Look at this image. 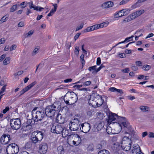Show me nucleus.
<instances>
[{
	"label": "nucleus",
	"mask_w": 154,
	"mask_h": 154,
	"mask_svg": "<svg viewBox=\"0 0 154 154\" xmlns=\"http://www.w3.org/2000/svg\"><path fill=\"white\" fill-rule=\"evenodd\" d=\"M60 107V105L57 103H54L53 105L46 106L45 109V114L48 117L53 118L55 113L58 112Z\"/></svg>",
	"instance_id": "obj_1"
},
{
	"label": "nucleus",
	"mask_w": 154,
	"mask_h": 154,
	"mask_svg": "<svg viewBox=\"0 0 154 154\" xmlns=\"http://www.w3.org/2000/svg\"><path fill=\"white\" fill-rule=\"evenodd\" d=\"M120 123H121L122 127L121 126V129H124L125 131H123L125 134H132L134 133V131L132 128L130 126V124L128 122L126 121V118H125L124 120L120 119L119 122Z\"/></svg>",
	"instance_id": "obj_2"
},
{
	"label": "nucleus",
	"mask_w": 154,
	"mask_h": 154,
	"mask_svg": "<svg viewBox=\"0 0 154 154\" xmlns=\"http://www.w3.org/2000/svg\"><path fill=\"white\" fill-rule=\"evenodd\" d=\"M43 137V134L41 132L38 131H34L31 134L32 142L34 144L40 142Z\"/></svg>",
	"instance_id": "obj_3"
},
{
	"label": "nucleus",
	"mask_w": 154,
	"mask_h": 154,
	"mask_svg": "<svg viewBox=\"0 0 154 154\" xmlns=\"http://www.w3.org/2000/svg\"><path fill=\"white\" fill-rule=\"evenodd\" d=\"M109 24L108 22H105L100 24L99 25L96 24L91 26L88 27L86 29L84 30V32H89L93 31L95 29H97L99 28H102L103 27L106 25V26Z\"/></svg>",
	"instance_id": "obj_4"
},
{
	"label": "nucleus",
	"mask_w": 154,
	"mask_h": 154,
	"mask_svg": "<svg viewBox=\"0 0 154 154\" xmlns=\"http://www.w3.org/2000/svg\"><path fill=\"white\" fill-rule=\"evenodd\" d=\"M45 116L44 111L41 110V111H37L35 113L32 115V118L35 122H38L41 121L44 118Z\"/></svg>",
	"instance_id": "obj_5"
},
{
	"label": "nucleus",
	"mask_w": 154,
	"mask_h": 154,
	"mask_svg": "<svg viewBox=\"0 0 154 154\" xmlns=\"http://www.w3.org/2000/svg\"><path fill=\"white\" fill-rule=\"evenodd\" d=\"M10 125L11 128L13 130H18L21 126V123L19 119H11Z\"/></svg>",
	"instance_id": "obj_6"
},
{
	"label": "nucleus",
	"mask_w": 154,
	"mask_h": 154,
	"mask_svg": "<svg viewBox=\"0 0 154 154\" xmlns=\"http://www.w3.org/2000/svg\"><path fill=\"white\" fill-rule=\"evenodd\" d=\"M90 97L92 99L96 101V102H98L97 105L99 107L101 106L104 102L102 96L97 93L92 94Z\"/></svg>",
	"instance_id": "obj_7"
},
{
	"label": "nucleus",
	"mask_w": 154,
	"mask_h": 154,
	"mask_svg": "<svg viewBox=\"0 0 154 154\" xmlns=\"http://www.w3.org/2000/svg\"><path fill=\"white\" fill-rule=\"evenodd\" d=\"M125 117L118 116L114 113H111L109 116L108 122H111L113 121L119 122L120 119L124 120Z\"/></svg>",
	"instance_id": "obj_8"
},
{
	"label": "nucleus",
	"mask_w": 154,
	"mask_h": 154,
	"mask_svg": "<svg viewBox=\"0 0 154 154\" xmlns=\"http://www.w3.org/2000/svg\"><path fill=\"white\" fill-rule=\"evenodd\" d=\"M63 130V127L61 125L53 124L51 128V131L53 133L60 134L61 133Z\"/></svg>",
	"instance_id": "obj_9"
},
{
	"label": "nucleus",
	"mask_w": 154,
	"mask_h": 154,
	"mask_svg": "<svg viewBox=\"0 0 154 154\" xmlns=\"http://www.w3.org/2000/svg\"><path fill=\"white\" fill-rule=\"evenodd\" d=\"M130 10L128 9H124L116 12L115 15L116 17H120L127 15L130 13Z\"/></svg>",
	"instance_id": "obj_10"
},
{
	"label": "nucleus",
	"mask_w": 154,
	"mask_h": 154,
	"mask_svg": "<svg viewBox=\"0 0 154 154\" xmlns=\"http://www.w3.org/2000/svg\"><path fill=\"white\" fill-rule=\"evenodd\" d=\"M10 140V136L8 134H3L0 138L1 143L3 144H8Z\"/></svg>",
	"instance_id": "obj_11"
},
{
	"label": "nucleus",
	"mask_w": 154,
	"mask_h": 154,
	"mask_svg": "<svg viewBox=\"0 0 154 154\" xmlns=\"http://www.w3.org/2000/svg\"><path fill=\"white\" fill-rule=\"evenodd\" d=\"M34 123H32V120L31 119H28L26 123L23 124L22 128L23 130H29L32 127V125Z\"/></svg>",
	"instance_id": "obj_12"
},
{
	"label": "nucleus",
	"mask_w": 154,
	"mask_h": 154,
	"mask_svg": "<svg viewBox=\"0 0 154 154\" xmlns=\"http://www.w3.org/2000/svg\"><path fill=\"white\" fill-rule=\"evenodd\" d=\"M38 148L40 154H45L48 150V145L47 143H42L39 145Z\"/></svg>",
	"instance_id": "obj_13"
},
{
	"label": "nucleus",
	"mask_w": 154,
	"mask_h": 154,
	"mask_svg": "<svg viewBox=\"0 0 154 154\" xmlns=\"http://www.w3.org/2000/svg\"><path fill=\"white\" fill-rule=\"evenodd\" d=\"M82 128L80 127V129L82 132L85 133L88 132L91 129V125L88 123L85 122L81 124Z\"/></svg>",
	"instance_id": "obj_14"
},
{
	"label": "nucleus",
	"mask_w": 154,
	"mask_h": 154,
	"mask_svg": "<svg viewBox=\"0 0 154 154\" xmlns=\"http://www.w3.org/2000/svg\"><path fill=\"white\" fill-rule=\"evenodd\" d=\"M114 5L113 2L108 1L103 3L101 5L100 7L102 9H106L113 7Z\"/></svg>",
	"instance_id": "obj_15"
},
{
	"label": "nucleus",
	"mask_w": 154,
	"mask_h": 154,
	"mask_svg": "<svg viewBox=\"0 0 154 154\" xmlns=\"http://www.w3.org/2000/svg\"><path fill=\"white\" fill-rule=\"evenodd\" d=\"M81 125V124L70 123L69 124V129L71 131H77L79 128H80Z\"/></svg>",
	"instance_id": "obj_16"
},
{
	"label": "nucleus",
	"mask_w": 154,
	"mask_h": 154,
	"mask_svg": "<svg viewBox=\"0 0 154 154\" xmlns=\"http://www.w3.org/2000/svg\"><path fill=\"white\" fill-rule=\"evenodd\" d=\"M70 136L72 138V140L76 141L77 142V145H79L81 142V139L80 137L77 134H72Z\"/></svg>",
	"instance_id": "obj_17"
},
{
	"label": "nucleus",
	"mask_w": 154,
	"mask_h": 154,
	"mask_svg": "<svg viewBox=\"0 0 154 154\" xmlns=\"http://www.w3.org/2000/svg\"><path fill=\"white\" fill-rule=\"evenodd\" d=\"M131 139H130L127 136H124L122 138L121 145H125L126 144H128V145H130L131 144Z\"/></svg>",
	"instance_id": "obj_18"
},
{
	"label": "nucleus",
	"mask_w": 154,
	"mask_h": 154,
	"mask_svg": "<svg viewBox=\"0 0 154 154\" xmlns=\"http://www.w3.org/2000/svg\"><path fill=\"white\" fill-rule=\"evenodd\" d=\"M56 121L58 123L63 124L64 123L65 120L64 117H62L61 114L59 113L57 115Z\"/></svg>",
	"instance_id": "obj_19"
},
{
	"label": "nucleus",
	"mask_w": 154,
	"mask_h": 154,
	"mask_svg": "<svg viewBox=\"0 0 154 154\" xmlns=\"http://www.w3.org/2000/svg\"><path fill=\"white\" fill-rule=\"evenodd\" d=\"M77 97L76 94L73 92V94L70 97L69 101L70 102V104H73L75 103L77 101Z\"/></svg>",
	"instance_id": "obj_20"
},
{
	"label": "nucleus",
	"mask_w": 154,
	"mask_h": 154,
	"mask_svg": "<svg viewBox=\"0 0 154 154\" xmlns=\"http://www.w3.org/2000/svg\"><path fill=\"white\" fill-rule=\"evenodd\" d=\"M88 101L90 105L92 106L93 107L96 108L99 107L98 105H97L98 102H96V101H95L94 99H92L90 97Z\"/></svg>",
	"instance_id": "obj_21"
},
{
	"label": "nucleus",
	"mask_w": 154,
	"mask_h": 154,
	"mask_svg": "<svg viewBox=\"0 0 154 154\" xmlns=\"http://www.w3.org/2000/svg\"><path fill=\"white\" fill-rule=\"evenodd\" d=\"M132 152L133 153H136V154H144L140 150V147L139 146H135L132 149Z\"/></svg>",
	"instance_id": "obj_22"
},
{
	"label": "nucleus",
	"mask_w": 154,
	"mask_h": 154,
	"mask_svg": "<svg viewBox=\"0 0 154 154\" xmlns=\"http://www.w3.org/2000/svg\"><path fill=\"white\" fill-rule=\"evenodd\" d=\"M106 145V140H102L100 142L99 144L97 145V149H100L104 148Z\"/></svg>",
	"instance_id": "obj_23"
},
{
	"label": "nucleus",
	"mask_w": 154,
	"mask_h": 154,
	"mask_svg": "<svg viewBox=\"0 0 154 154\" xmlns=\"http://www.w3.org/2000/svg\"><path fill=\"white\" fill-rule=\"evenodd\" d=\"M36 83L35 82H34L32 83L29 85L25 88H24L23 89L25 92H26L28 90L30 89Z\"/></svg>",
	"instance_id": "obj_24"
},
{
	"label": "nucleus",
	"mask_w": 154,
	"mask_h": 154,
	"mask_svg": "<svg viewBox=\"0 0 154 154\" xmlns=\"http://www.w3.org/2000/svg\"><path fill=\"white\" fill-rule=\"evenodd\" d=\"M131 144L128 145H121V147L123 150L126 151H128L131 149Z\"/></svg>",
	"instance_id": "obj_25"
},
{
	"label": "nucleus",
	"mask_w": 154,
	"mask_h": 154,
	"mask_svg": "<svg viewBox=\"0 0 154 154\" xmlns=\"http://www.w3.org/2000/svg\"><path fill=\"white\" fill-rule=\"evenodd\" d=\"M63 131L62 132V136L65 137L69 135V131L65 127H63Z\"/></svg>",
	"instance_id": "obj_26"
},
{
	"label": "nucleus",
	"mask_w": 154,
	"mask_h": 154,
	"mask_svg": "<svg viewBox=\"0 0 154 154\" xmlns=\"http://www.w3.org/2000/svg\"><path fill=\"white\" fill-rule=\"evenodd\" d=\"M134 37V36L133 35H132L131 37L126 38L125 39V40L124 41H123L122 42H119L116 45H115L113 47H112V48H113L114 47H115L118 44H121V43H124L125 42H129V41H132L133 39H132V38H133Z\"/></svg>",
	"instance_id": "obj_27"
},
{
	"label": "nucleus",
	"mask_w": 154,
	"mask_h": 154,
	"mask_svg": "<svg viewBox=\"0 0 154 154\" xmlns=\"http://www.w3.org/2000/svg\"><path fill=\"white\" fill-rule=\"evenodd\" d=\"M57 150L58 154H63L64 152L63 147L62 146H59L57 147Z\"/></svg>",
	"instance_id": "obj_28"
},
{
	"label": "nucleus",
	"mask_w": 154,
	"mask_h": 154,
	"mask_svg": "<svg viewBox=\"0 0 154 154\" xmlns=\"http://www.w3.org/2000/svg\"><path fill=\"white\" fill-rule=\"evenodd\" d=\"M28 4H29V8L30 9L33 8L35 10H37V6L35 5H34L33 4V3L32 2H30L28 3Z\"/></svg>",
	"instance_id": "obj_29"
},
{
	"label": "nucleus",
	"mask_w": 154,
	"mask_h": 154,
	"mask_svg": "<svg viewBox=\"0 0 154 154\" xmlns=\"http://www.w3.org/2000/svg\"><path fill=\"white\" fill-rule=\"evenodd\" d=\"M28 4V2H23L20 3L19 6L22 8H25L27 6Z\"/></svg>",
	"instance_id": "obj_30"
},
{
	"label": "nucleus",
	"mask_w": 154,
	"mask_h": 154,
	"mask_svg": "<svg viewBox=\"0 0 154 154\" xmlns=\"http://www.w3.org/2000/svg\"><path fill=\"white\" fill-rule=\"evenodd\" d=\"M17 5H13L10 8V12H12L16 11L17 9Z\"/></svg>",
	"instance_id": "obj_31"
},
{
	"label": "nucleus",
	"mask_w": 154,
	"mask_h": 154,
	"mask_svg": "<svg viewBox=\"0 0 154 154\" xmlns=\"http://www.w3.org/2000/svg\"><path fill=\"white\" fill-rule=\"evenodd\" d=\"M149 108L148 107L145 106H142L140 107V110L144 112L148 111Z\"/></svg>",
	"instance_id": "obj_32"
},
{
	"label": "nucleus",
	"mask_w": 154,
	"mask_h": 154,
	"mask_svg": "<svg viewBox=\"0 0 154 154\" xmlns=\"http://www.w3.org/2000/svg\"><path fill=\"white\" fill-rule=\"evenodd\" d=\"M144 10H141L135 12L136 14L137 15V17H138L141 15L144 12Z\"/></svg>",
	"instance_id": "obj_33"
},
{
	"label": "nucleus",
	"mask_w": 154,
	"mask_h": 154,
	"mask_svg": "<svg viewBox=\"0 0 154 154\" xmlns=\"http://www.w3.org/2000/svg\"><path fill=\"white\" fill-rule=\"evenodd\" d=\"M109 151L106 149H103L99 151L98 154H100V153H102V154H109Z\"/></svg>",
	"instance_id": "obj_34"
},
{
	"label": "nucleus",
	"mask_w": 154,
	"mask_h": 154,
	"mask_svg": "<svg viewBox=\"0 0 154 154\" xmlns=\"http://www.w3.org/2000/svg\"><path fill=\"white\" fill-rule=\"evenodd\" d=\"M70 123H74L75 124H81L79 119H74L73 120V122H70Z\"/></svg>",
	"instance_id": "obj_35"
},
{
	"label": "nucleus",
	"mask_w": 154,
	"mask_h": 154,
	"mask_svg": "<svg viewBox=\"0 0 154 154\" xmlns=\"http://www.w3.org/2000/svg\"><path fill=\"white\" fill-rule=\"evenodd\" d=\"M10 58L9 57H6L3 61V64L5 65H6L10 63Z\"/></svg>",
	"instance_id": "obj_36"
},
{
	"label": "nucleus",
	"mask_w": 154,
	"mask_h": 154,
	"mask_svg": "<svg viewBox=\"0 0 154 154\" xmlns=\"http://www.w3.org/2000/svg\"><path fill=\"white\" fill-rule=\"evenodd\" d=\"M7 86L6 84H5L1 88V90L0 91V94H1L5 92L6 89V86Z\"/></svg>",
	"instance_id": "obj_37"
},
{
	"label": "nucleus",
	"mask_w": 154,
	"mask_h": 154,
	"mask_svg": "<svg viewBox=\"0 0 154 154\" xmlns=\"http://www.w3.org/2000/svg\"><path fill=\"white\" fill-rule=\"evenodd\" d=\"M103 127V126L101 124L99 123L97 125V126L96 127V129H97V131H99L102 129Z\"/></svg>",
	"instance_id": "obj_38"
},
{
	"label": "nucleus",
	"mask_w": 154,
	"mask_h": 154,
	"mask_svg": "<svg viewBox=\"0 0 154 154\" xmlns=\"http://www.w3.org/2000/svg\"><path fill=\"white\" fill-rule=\"evenodd\" d=\"M15 147H14V149L12 150L14 151V153L16 154L18 152L19 150V149L18 146L17 145Z\"/></svg>",
	"instance_id": "obj_39"
},
{
	"label": "nucleus",
	"mask_w": 154,
	"mask_h": 154,
	"mask_svg": "<svg viewBox=\"0 0 154 154\" xmlns=\"http://www.w3.org/2000/svg\"><path fill=\"white\" fill-rule=\"evenodd\" d=\"M39 48L38 47L35 48L33 51L32 54L33 56L35 55L39 51Z\"/></svg>",
	"instance_id": "obj_40"
},
{
	"label": "nucleus",
	"mask_w": 154,
	"mask_h": 154,
	"mask_svg": "<svg viewBox=\"0 0 154 154\" xmlns=\"http://www.w3.org/2000/svg\"><path fill=\"white\" fill-rule=\"evenodd\" d=\"M145 0H138L137 2H136L135 4H134L132 6V8H136V5L138 4L139 3H141L143 2H145Z\"/></svg>",
	"instance_id": "obj_41"
},
{
	"label": "nucleus",
	"mask_w": 154,
	"mask_h": 154,
	"mask_svg": "<svg viewBox=\"0 0 154 154\" xmlns=\"http://www.w3.org/2000/svg\"><path fill=\"white\" fill-rule=\"evenodd\" d=\"M151 66L149 65H144L143 67V69L145 70H148L151 68Z\"/></svg>",
	"instance_id": "obj_42"
},
{
	"label": "nucleus",
	"mask_w": 154,
	"mask_h": 154,
	"mask_svg": "<svg viewBox=\"0 0 154 154\" xmlns=\"http://www.w3.org/2000/svg\"><path fill=\"white\" fill-rule=\"evenodd\" d=\"M34 33V30H31L29 32L26 34V37H29L31 36Z\"/></svg>",
	"instance_id": "obj_43"
},
{
	"label": "nucleus",
	"mask_w": 154,
	"mask_h": 154,
	"mask_svg": "<svg viewBox=\"0 0 154 154\" xmlns=\"http://www.w3.org/2000/svg\"><path fill=\"white\" fill-rule=\"evenodd\" d=\"M79 47L78 46H76L75 47L74 51V53L75 54L77 55H78L79 52Z\"/></svg>",
	"instance_id": "obj_44"
},
{
	"label": "nucleus",
	"mask_w": 154,
	"mask_h": 154,
	"mask_svg": "<svg viewBox=\"0 0 154 154\" xmlns=\"http://www.w3.org/2000/svg\"><path fill=\"white\" fill-rule=\"evenodd\" d=\"M83 26H84V23H82L80 24V25L79 26H78L77 27L75 31H78L80 29H82L83 27Z\"/></svg>",
	"instance_id": "obj_45"
},
{
	"label": "nucleus",
	"mask_w": 154,
	"mask_h": 154,
	"mask_svg": "<svg viewBox=\"0 0 154 154\" xmlns=\"http://www.w3.org/2000/svg\"><path fill=\"white\" fill-rule=\"evenodd\" d=\"M132 19L130 15L128 16L127 18H125L123 20L124 22H128L132 20Z\"/></svg>",
	"instance_id": "obj_46"
},
{
	"label": "nucleus",
	"mask_w": 154,
	"mask_h": 154,
	"mask_svg": "<svg viewBox=\"0 0 154 154\" xmlns=\"http://www.w3.org/2000/svg\"><path fill=\"white\" fill-rule=\"evenodd\" d=\"M130 16L132 20L135 19L137 17H138L136 14L135 12L131 14L130 15Z\"/></svg>",
	"instance_id": "obj_47"
},
{
	"label": "nucleus",
	"mask_w": 154,
	"mask_h": 154,
	"mask_svg": "<svg viewBox=\"0 0 154 154\" xmlns=\"http://www.w3.org/2000/svg\"><path fill=\"white\" fill-rule=\"evenodd\" d=\"M91 81H86L83 83V86H89L91 84Z\"/></svg>",
	"instance_id": "obj_48"
},
{
	"label": "nucleus",
	"mask_w": 154,
	"mask_h": 154,
	"mask_svg": "<svg viewBox=\"0 0 154 154\" xmlns=\"http://www.w3.org/2000/svg\"><path fill=\"white\" fill-rule=\"evenodd\" d=\"M117 89L115 87H111L109 89V90L112 92H116Z\"/></svg>",
	"instance_id": "obj_49"
},
{
	"label": "nucleus",
	"mask_w": 154,
	"mask_h": 154,
	"mask_svg": "<svg viewBox=\"0 0 154 154\" xmlns=\"http://www.w3.org/2000/svg\"><path fill=\"white\" fill-rule=\"evenodd\" d=\"M10 109V108L9 107V106H7L5 109H3V110L2 111V112L4 113V114H5V113H6V112L9 111V110Z\"/></svg>",
	"instance_id": "obj_50"
},
{
	"label": "nucleus",
	"mask_w": 154,
	"mask_h": 154,
	"mask_svg": "<svg viewBox=\"0 0 154 154\" xmlns=\"http://www.w3.org/2000/svg\"><path fill=\"white\" fill-rule=\"evenodd\" d=\"M88 149L89 151H92L93 150V145H89L88 147Z\"/></svg>",
	"instance_id": "obj_51"
},
{
	"label": "nucleus",
	"mask_w": 154,
	"mask_h": 154,
	"mask_svg": "<svg viewBox=\"0 0 154 154\" xmlns=\"http://www.w3.org/2000/svg\"><path fill=\"white\" fill-rule=\"evenodd\" d=\"M122 71L124 73H128L129 72L130 70L129 68H126L125 69H122Z\"/></svg>",
	"instance_id": "obj_52"
},
{
	"label": "nucleus",
	"mask_w": 154,
	"mask_h": 154,
	"mask_svg": "<svg viewBox=\"0 0 154 154\" xmlns=\"http://www.w3.org/2000/svg\"><path fill=\"white\" fill-rule=\"evenodd\" d=\"M80 34V33H78L75 35L74 37V39L75 41H76L78 38Z\"/></svg>",
	"instance_id": "obj_53"
},
{
	"label": "nucleus",
	"mask_w": 154,
	"mask_h": 154,
	"mask_svg": "<svg viewBox=\"0 0 154 154\" xmlns=\"http://www.w3.org/2000/svg\"><path fill=\"white\" fill-rule=\"evenodd\" d=\"M16 47V46L15 45H13L10 48V51H12L13 50H14Z\"/></svg>",
	"instance_id": "obj_54"
},
{
	"label": "nucleus",
	"mask_w": 154,
	"mask_h": 154,
	"mask_svg": "<svg viewBox=\"0 0 154 154\" xmlns=\"http://www.w3.org/2000/svg\"><path fill=\"white\" fill-rule=\"evenodd\" d=\"M24 26L23 22L21 21L18 24V26L19 27L23 26Z\"/></svg>",
	"instance_id": "obj_55"
},
{
	"label": "nucleus",
	"mask_w": 154,
	"mask_h": 154,
	"mask_svg": "<svg viewBox=\"0 0 154 154\" xmlns=\"http://www.w3.org/2000/svg\"><path fill=\"white\" fill-rule=\"evenodd\" d=\"M17 146V145L15 143H11V144H10L9 145V147H10L11 148L12 150H13L14 149V147H15L14 146Z\"/></svg>",
	"instance_id": "obj_56"
},
{
	"label": "nucleus",
	"mask_w": 154,
	"mask_h": 154,
	"mask_svg": "<svg viewBox=\"0 0 154 154\" xmlns=\"http://www.w3.org/2000/svg\"><path fill=\"white\" fill-rule=\"evenodd\" d=\"M131 69L133 71H137L138 69V68L136 66L132 65L131 66Z\"/></svg>",
	"instance_id": "obj_57"
},
{
	"label": "nucleus",
	"mask_w": 154,
	"mask_h": 154,
	"mask_svg": "<svg viewBox=\"0 0 154 154\" xmlns=\"http://www.w3.org/2000/svg\"><path fill=\"white\" fill-rule=\"evenodd\" d=\"M97 66L95 65L92 66L88 68V70L90 71H91L92 70H94L96 69Z\"/></svg>",
	"instance_id": "obj_58"
},
{
	"label": "nucleus",
	"mask_w": 154,
	"mask_h": 154,
	"mask_svg": "<svg viewBox=\"0 0 154 154\" xmlns=\"http://www.w3.org/2000/svg\"><path fill=\"white\" fill-rule=\"evenodd\" d=\"M101 63V59L100 57H98L97 59V65H99Z\"/></svg>",
	"instance_id": "obj_59"
},
{
	"label": "nucleus",
	"mask_w": 154,
	"mask_h": 154,
	"mask_svg": "<svg viewBox=\"0 0 154 154\" xmlns=\"http://www.w3.org/2000/svg\"><path fill=\"white\" fill-rule=\"evenodd\" d=\"M136 65L138 66H142V62L141 61H137L135 62Z\"/></svg>",
	"instance_id": "obj_60"
},
{
	"label": "nucleus",
	"mask_w": 154,
	"mask_h": 154,
	"mask_svg": "<svg viewBox=\"0 0 154 154\" xmlns=\"http://www.w3.org/2000/svg\"><path fill=\"white\" fill-rule=\"evenodd\" d=\"M23 73V71H20L18 72H16L15 73V75H20Z\"/></svg>",
	"instance_id": "obj_61"
},
{
	"label": "nucleus",
	"mask_w": 154,
	"mask_h": 154,
	"mask_svg": "<svg viewBox=\"0 0 154 154\" xmlns=\"http://www.w3.org/2000/svg\"><path fill=\"white\" fill-rule=\"evenodd\" d=\"M149 137L154 138V133L152 132H149Z\"/></svg>",
	"instance_id": "obj_62"
},
{
	"label": "nucleus",
	"mask_w": 154,
	"mask_h": 154,
	"mask_svg": "<svg viewBox=\"0 0 154 154\" xmlns=\"http://www.w3.org/2000/svg\"><path fill=\"white\" fill-rule=\"evenodd\" d=\"M7 18L8 19V17L4 16L1 18V20L2 22L5 21L7 20Z\"/></svg>",
	"instance_id": "obj_63"
},
{
	"label": "nucleus",
	"mask_w": 154,
	"mask_h": 154,
	"mask_svg": "<svg viewBox=\"0 0 154 154\" xmlns=\"http://www.w3.org/2000/svg\"><path fill=\"white\" fill-rule=\"evenodd\" d=\"M6 54H3L0 57V60H2L6 57Z\"/></svg>",
	"instance_id": "obj_64"
}]
</instances>
